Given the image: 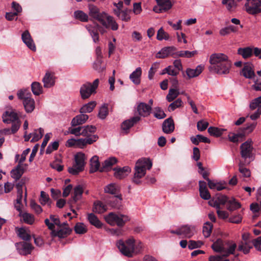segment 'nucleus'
<instances>
[{
	"mask_svg": "<svg viewBox=\"0 0 261 261\" xmlns=\"http://www.w3.org/2000/svg\"><path fill=\"white\" fill-rule=\"evenodd\" d=\"M208 67L210 71L219 74L229 73L231 62L227 55L222 53H214L210 57Z\"/></svg>",
	"mask_w": 261,
	"mask_h": 261,
	"instance_id": "1",
	"label": "nucleus"
},
{
	"mask_svg": "<svg viewBox=\"0 0 261 261\" xmlns=\"http://www.w3.org/2000/svg\"><path fill=\"white\" fill-rule=\"evenodd\" d=\"M152 166V162L149 159L142 158L139 160L136 163L133 182L136 184H140V178L145 175L146 170L150 169Z\"/></svg>",
	"mask_w": 261,
	"mask_h": 261,
	"instance_id": "2",
	"label": "nucleus"
},
{
	"mask_svg": "<svg viewBox=\"0 0 261 261\" xmlns=\"http://www.w3.org/2000/svg\"><path fill=\"white\" fill-rule=\"evenodd\" d=\"M237 245L235 243H230L229 242L224 243L221 239H218L212 245V248L217 252H221L223 256H228L233 254Z\"/></svg>",
	"mask_w": 261,
	"mask_h": 261,
	"instance_id": "3",
	"label": "nucleus"
},
{
	"mask_svg": "<svg viewBox=\"0 0 261 261\" xmlns=\"http://www.w3.org/2000/svg\"><path fill=\"white\" fill-rule=\"evenodd\" d=\"M45 224L47 226L49 229L51 230L50 235L52 237H58L59 238H65L69 236L72 231L68 224L64 222L60 226H59V229L57 230L55 229L54 224L50 223L48 219H46L44 221Z\"/></svg>",
	"mask_w": 261,
	"mask_h": 261,
	"instance_id": "4",
	"label": "nucleus"
},
{
	"mask_svg": "<svg viewBox=\"0 0 261 261\" xmlns=\"http://www.w3.org/2000/svg\"><path fill=\"white\" fill-rule=\"evenodd\" d=\"M18 98L22 100L23 105L27 113L32 112L35 109V101L31 98L32 94L28 90H20L17 92Z\"/></svg>",
	"mask_w": 261,
	"mask_h": 261,
	"instance_id": "5",
	"label": "nucleus"
},
{
	"mask_svg": "<svg viewBox=\"0 0 261 261\" xmlns=\"http://www.w3.org/2000/svg\"><path fill=\"white\" fill-rule=\"evenodd\" d=\"M135 239L132 237L125 242L119 240L117 243V246L122 254L127 257H132L135 252Z\"/></svg>",
	"mask_w": 261,
	"mask_h": 261,
	"instance_id": "6",
	"label": "nucleus"
},
{
	"mask_svg": "<svg viewBox=\"0 0 261 261\" xmlns=\"http://www.w3.org/2000/svg\"><path fill=\"white\" fill-rule=\"evenodd\" d=\"M106 222L112 226L117 225L119 227L123 226L125 223L129 221L130 219L128 216L110 213L105 217Z\"/></svg>",
	"mask_w": 261,
	"mask_h": 261,
	"instance_id": "7",
	"label": "nucleus"
},
{
	"mask_svg": "<svg viewBox=\"0 0 261 261\" xmlns=\"http://www.w3.org/2000/svg\"><path fill=\"white\" fill-rule=\"evenodd\" d=\"M86 159L84 153L82 152L76 153L74 156L75 163L72 167L68 168V172L73 175H76L82 171L84 169Z\"/></svg>",
	"mask_w": 261,
	"mask_h": 261,
	"instance_id": "8",
	"label": "nucleus"
},
{
	"mask_svg": "<svg viewBox=\"0 0 261 261\" xmlns=\"http://www.w3.org/2000/svg\"><path fill=\"white\" fill-rule=\"evenodd\" d=\"M99 80H95L92 83L87 82L80 88V94L83 99L88 98L92 94L96 93V89L99 84Z\"/></svg>",
	"mask_w": 261,
	"mask_h": 261,
	"instance_id": "9",
	"label": "nucleus"
},
{
	"mask_svg": "<svg viewBox=\"0 0 261 261\" xmlns=\"http://www.w3.org/2000/svg\"><path fill=\"white\" fill-rule=\"evenodd\" d=\"M253 142L251 140H248L241 144L240 146V154L245 161H248L247 159H249V161H251V162L253 160Z\"/></svg>",
	"mask_w": 261,
	"mask_h": 261,
	"instance_id": "10",
	"label": "nucleus"
},
{
	"mask_svg": "<svg viewBox=\"0 0 261 261\" xmlns=\"http://www.w3.org/2000/svg\"><path fill=\"white\" fill-rule=\"evenodd\" d=\"M260 0H248L245 4L246 12L249 14L255 15L261 12Z\"/></svg>",
	"mask_w": 261,
	"mask_h": 261,
	"instance_id": "11",
	"label": "nucleus"
},
{
	"mask_svg": "<svg viewBox=\"0 0 261 261\" xmlns=\"http://www.w3.org/2000/svg\"><path fill=\"white\" fill-rule=\"evenodd\" d=\"M176 50V47L174 46L165 47L161 49L155 56L156 58L164 59L168 56H171L174 58L175 51Z\"/></svg>",
	"mask_w": 261,
	"mask_h": 261,
	"instance_id": "12",
	"label": "nucleus"
},
{
	"mask_svg": "<svg viewBox=\"0 0 261 261\" xmlns=\"http://www.w3.org/2000/svg\"><path fill=\"white\" fill-rule=\"evenodd\" d=\"M105 13H100L99 9L93 5H89V15L92 18L97 20L100 22H103V18L106 15Z\"/></svg>",
	"mask_w": 261,
	"mask_h": 261,
	"instance_id": "13",
	"label": "nucleus"
},
{
	"mask_svg": "<svg viewBox=\"0 0 261 261\" xmlns=\"http://www.w3.org/2000/svg\"><path fill=\"white\" fill-rule=\"evenodd\" d=\"M3 121L5 123H10L19 119L17 113L13 110H8L5 112L2 116Z\"/></svg>",
	"mask_w": 261,
	"mask_h": 261,
	"instance_id": "14",
	"label": "nucleus"
},
{
	"mask_svg": "<svg viewBox=\"0 0 261 261\" xmlns=\"http://www.w3.org/2000/svg\"><path fill=\"white\" fill-rule=\"evenodd\" d=\"M98 138V137L97 135H93V136L90 138L76 139V147L83 148L87 144H91L94 142H96Z\"/></svg>",
	"mask_w": 261,
	"mask_h": 261,
	"instance_id": "15",
	"label": "nucleus"
},
{
	"mask_svg": "<svg viewBox=\"0 0 261 261\" xmlns=\"http://www.w3.org/2000/svg\"><path fill=\"white\" fill-rule=\"evenodd\" d=\"M17 248L19 252L22 255H28L31 254L32 250L34 249L32 245L26 242H22L17 243Z\"/></svg>",
	"mask_w": 261,
	"mask_h": 261,
	"instance_id": "16",
	"label": "nucleus"
},
{
	"mask_svg": "<svg viewBox=\"0 0 261 261\" xmlns=\"http://www.w3.org/2000/svg\"><path fill=\"white\" fill-rule=\"evenodd\" d=\"M103 22H100V23L106 28H111L113 31H116L118 28V25L116 22L114 20L113 17L108 15L107 14L103 18Z\"/></svg>",
	"mask_w": 261,
	"mask_h": 261,
	"instance_id": "17",
	"label": "nucleus"
},
{
	"mask_svg": "<svg viewBox=\"0 0 261 261\" xmlns=\"http://www.w3.org/2000/svg\"><path fill=\"white\" fill-rule=\"evenodd\" d=\"M137 112L140 115L143 117L148 116L151 111V107L146 103L141 102L137 106Z\"/></svg>",
	"mask_w": 261,
	"mask_h": 261,
	"instance_id": "18",
	"label": "nucleus"
},
{
	"mask_svg": "<svg viewBox=\"0 0 261 261\" xmlns=\"http://www.w3.org/2000/svg\"><path fill=\"white\" fill-rule=\"evenodd\" d=\"M175 128L173 119L171 117H169L163 122L162 129L164 133L170 134L173 132Z\"/></svg>",
	"mask_w": 261,
	"mask_h": 261,
	"instance_id": "19",
	"label": "nucleus"
},
{
	"mask_svg": "<svg viewBox=\"0 0 261 261\" xmlns=\"http://www.w3.org/2000/svg\"><path fill=\"white\" fill-rule=\"evenodd\" d=\"M21 38L23 42L31 50H36V46L28 30L24 31L21 35Z\"/></svg>",
	"mask_w": 261,
	"mask_h": 261,
	"instance_id": "20",
	"label": "nucleus"
},
{
	"mask_svg": "<svg viewBox=\"0 0 261 261\" xmlns=\"http://www.w3.org/2000/svg\"><path fill=\"white\" fill-rule=\"evenodd\" d=\"M16 188L17 189V199L16 200V202L15 203V208L20 212V213H22V204L21 203L22 197V185L18 183L16 185Z\"/></svg>",
	"mask_w": 261,
	"mask_h": 261,
	"instance_id": "21",
	"label": "nucleus"
},
{
	"mask_svg": "<svg viewBox=\"0 0 261 261\" xmlns=\"http://www.w3.org/2000/svg\"><path fill=\"white\" fill-rule=\"evenodd\" d=\"M180 235L188 238L192 237L195 232V227L193 225H185L179 227Z\"/></svg>",
	"mask_w": 261,
	"mask_h": 261,
	"instance_id": "22",
	"label": "nucleus"
},
{
	"mask_svg": "<svg viewBox=\"0 0 261 261\" xmlns=\"http://www.w3.org/2000/svg\"><path fill=\"white\" fill-rule=\"evenodd\" d=\"M43 86L48 88L53 87L55 83V77L53 73L46 72L43 80Z\"/></svg>",
	"mask_w": 261,
	"mask_h": 261,
	"instance_id": "23",
	"label": "nucleus"
},
{
	"mask_svg": "<svg viewBox=\"0 0 261 261\" xmlns=\"http://www.w3.org/2000/svg\"><path fill=\"white\" fill-rule=\"evenodd\" d=\"M204 66L198 65L195 69L188 68L186 70V73L189 79L198 76L203 70Z\"/></svg>",
	"mask_w": 261,
	"mask_h": 261,
	"instance_id": "24",
	"label": "nucleus"
},
{
	"mask_svg": "<svg viewBox=\"0 0 261 261\" xmlns=\"http://www.w3.org/2000/svg\"><path fill=\"white\" fill-rule=\"evenodd\" d=\"M140 119V117L137 116L124 121L121 124L122 129L126 131L127 133V130L134 126L135 124L139 122Z\"/></svg>",
	"mask_w": 261,
	"mask_h": 261,
	"instance_id": "25",
	"label": "nucleus"
},
{
	"mask_svg": "<svg viewBox=\"0 0 261 261\" xmlns=\"http://www.w3.org/2000/svg\"><path fill=\"white\" fill-rule=\"evenodd\" d=\"M89 118V116L84 114L81 113V114L76 116L74 117L71 122L72 126H75L85 123Z\"/></svg>",
	"mask_w": 261,
	"mask_h": 261,
	"instance_id": "26",
	"label": "nucleus"
},
{
	"mask_svg": "<svg viewBox=\"0 0 261 261\" xmlns=\"http://www.w3.org/2000/svg\"><path fill=\"white\" fill-rule=\"evenodd\" d=\"M114 176L119 179L125 177L130 172V168L128 166H125L122 168L115 169Z\"/></svg>",
	"mask_w": 261,
	"mask_h": 261,
	"instance_id": "27",
	"label": "nucleus"
},
{
	"mask_svg": "<svg viewBox=\"0 0 261 261\" xmlns=\"http://www.w3.org/2000/svg\"><path fill=\"white\" fill-rule=\"evenodd\" d=\"M251 163V161H240L239 163V171L244 177H249L251 175L250 170L247 168L245 166L249 165Z\"/></svg>",
	"mask_w": 261,
	"mask_h": 261,
	"instance_id": "28",
	"label": "nucleus"
},
{
	"mask_svg": "<svg viewBox=\"0 0 261 261\" xmlns=\"http://www.w3.org/2000/svg\"><path fill=\"white\" fill-rule=\"evenodd\" d=\"M24 171L23 164L18 163L15 168L12 170L11 172V177L15 180H18L23 174Z\"/></svg>",
	"mask_w": 261,
	"mask_h": 261,
	"instance_id": "29",
	"label": "nucleus"
},
{
	"mask_svg": "<svg viewBox=\"0 0 261 261\" xmlns=\"http://www.w3.org/2000/svg\"><path fill=\"white\" fill-rule=\"evenodd\" d=\"M142 69L141 67H138L129 75L130 80L136 85H139L141 81Z\"/></svg>",
	"mask_w": 261,
	"mask_h": 261,
	"instance_id": "30",
	"label": "nucleus"
},
{
	"mask_svg": "<svg viewBox=\"0 0 261 261\" xmlns=\"http://www.w3.org/2000/svg\"><path fill=\"white\" fill-rule=\"evenodd\" d=\"M242 73L244 76L248 79H251L255 75L252 65L248 63L245 64L242 70Z\"/></svg>",
	"mask_w": 261,
	"mask_h": 261,
	"instance_id": "31",
	"label": "nucleus"
},
{
	"mask_svg": "<svg viewBox=\"0 0 261 261\" xmlns=\"http://www.w3.org/2000/svg\"><path fill=\"white\" fill-rule=\"evenodd\" d=\"M84 190L82 186L78 185L74 188L73 190V196L72 199L70 201V203L72 202L75 203L77 201L80 200L83 193Z\"/></svg>",
	"mask_w": 261,
	"mask_h": 261,
	"instance_id": "32",
	"label": "nucleus"
},
{
	"mask_svg": "<svg viewBox=\"0 0 261 261\" xmlns=\"http://www.w3.org/2000/svg\"><path fill=\"white\" fill-rule=\"evenodd\" d=\"M96 130V128L94 125H86L82 126V136L86 138H90Z\"/></svg>",
	"mask_w": 261,
	"mask_h": 261,
	"instance_id": "33",
	"label": "nucleus"
},
{
	"mask_svg": "<svg viewBox=\"0 0 261 261\" xmlns=\"http://www.w3.org/2000/svg\"><path fill=\"white\" fill-rule=\"evenodd\" d=\"M86 29L92 36L93 41L95 43L98 42L99 36L96 25L94 26L88 25L86 26Z\"/></svg>",
	"mask_w": 261,
	"mask_h": 261,
	"instance_id": "34",
	"label": "nucleus"
},
{
	"mask_svg": "<svg viewBox=\"0 0 261 261\" xmlns=\"http://www.w3.org/2000/svg\"><path fill=\"white\" fill-rule=\"evenodd\" d=\"M116 158L114 157H111L105 161L102 164V167L100 169V172H103L107 171L113 165L117 162Z\"/></svg>",
	"mask_w": 261,
	"mask_h": 261,
	"instance_id": "35",
	"label": "nucleus"
},
{
	"mask_svg": "<svg viewBox=\"0 0 261 261\" xmlns=\"http://www.w3.org/2000/svg\"><path fill=\"white\" fill-rule=\"evenodd\" d=\"M96 106L95 101H91L88 103L84 105L80 110V113H90L92 112Z\"/></svg>",
	"mask_w": 261,
	"mask_h": 261,
	"instance_id": "36",
	"label": "nucleus"
},
{
	"mask_svg": "<svg viewBox=\"0 0 261 261\" xmlns=\"http://www.w3.org/2000/svg\"><path fill=\"white\" fill-rule=\"evenodd\" d=\"M241 206L240 203L236 201L234 198H231L229 200L226 204V208L229 211H234L239 209Z\"/></svg>",
	"mask_w": 261,
	"mask_h": 261,
	"instance_id": "37",
	"label": "nucleus"
},
{
	"mask_svg": "<svg viewBox=\"0 0 261 261\" xmlns=\"http://www.w3.org/2000/svg\"><path fill=\"white\" fill-rule=\"evenodd\" d=\"M88 220L91 225L96 228H99L102 227V224L94 214H89L88 215Z\"/></svg>",
	"mask_w": 261,
	"mask_h": 261,
	"instance_id": "38",
	"label": "nucleus"
},
{
	"mask_svg": "<svg viewBox=\"0 0 261 261\" xmlns=\"http://www.w3.org/2000/svg\"><path fill=\"white\" fill-rule=\"evenodd\" d=\"M107 206L100 201L94 203L93 211L98 214L103 213L107 211Z\"/></svg>",
	"mask_w": 261,
	"mask_h": 261,
	"instance_id": "39",
	"label": "nucleus"
},
{
	"mask_svg": "<svg viewBox=\"0 0 261 261\" xmlns=\"http://www.w3.org/2000/svg\"><path fill=\"white\" fill-rule=\"evenodd\" d=\"M197 54V51H190L188 50L175 51L174 58L178 57L191 58Z\"/></svg>",
	"mask_w": 261,
	"mask_h": 261,
	"instance_id": "40",
	"label": "nucleus"
},
{
	"mask_svg": "<svg viewBox=\"0 0 261 261\" xmlns=\"http://www.w3.org/2000/svg\"><path fill=\"white\" fill-rule=\"evenodd\" d=\"M91 168L90 172L93 173L97 171L99 168L100 163L98 160V157L96 155L93 156L90 160Z\"/></svg>",
	"mask_w": 261,
	"mask_h": 261,
	"instance_id": "41",
	"label": "nucleus"
},
{
	"mask_svg": "<svg viewBox=\"0 0 261 261\" xmlns=\"http://www.w3.org/2000/svg\"><path fill=\"white\" fill-rule=\"evenodd\" d=\"M74 17L75 19L82 22H87L89 20L88 15L81 10H77L74 12Z\"/></svg>",
	"mask_w": 261,
	"mask_h": 261,
	"instance_id": "42",
	"label": "nucleus"
},
{
	"mask_svg": "<svg viewBox=\"0 0 261 261\" xmlns=\"http://www.w3.org/2000/svg\"><path fill=\"white\" fill-rule=\"evenodd\" d=\"M109 114L108 105L107 103L103 104L99 108L98 114V117L102 120L106 119Z\"/></svg>",
	"mask_w": 261,
	"mask_h": 261,
	"instance_id": "43",
	"label": "nucleus"
},
{
	"mask_svg": "<svg viewBox=\"0 0 261 261\" xmlns=\"http://www.w3.org/2000/svg\"><path fill=\"white\" fill-rule=\"evenodd\" d=\"M74 230L76 234H83L87 232L88 229L83 223L78 222L75 225Z\"/></svg>",
	"mask_w": 261,
	"mask_h": 261,
	"instance_id": "44",
	"label": "nucleus"
},
{
	"mask_svg": "<svg viewBox=\"0 0 261 261\" xmlns=\"http://www.w3.org/2000/svg\"><path fill=\"white\" fill-rule=\"evenodd\" d=\"M31 88L33 94L35 95H39L43 92L42 87L39 82H33L31 85Z\"/></svg>",
	"mask_w": 261,
	"mask_h": 261,
	"instance_id": "45",
	"label": "nucleus"
},
{
	"mask_svg": "<svg viewBox=\"0 0 261 261\" xmlns=\"http://www.w3.org/2000/svg\"><path fill=\"white\" fill-rule=\"evenodd\" d=\"M39 201L42 205H45L47 204L49 206H51L52 202L50 199L48 195L44 191L41 192Z\"/></svg>",
	"mask_w": 261,
	"mask_h": 261,
	"instance_id": "46",
	"label": "nucleus"
},
{
	"mask_svg": "<svg viewBox=\"0 0 261 261\" xmlns=\"http://www.w3.org/2000/svg\"><path fill=\"white\" fill-rule=\"evenodd\" d=\"M229 200V199L228 197L225 195H219L215 201L216 204L214 206L216 207V208H220V205H226Z\"/></svg>",
	"mask_w": 261,
	"mask_h": 261,
	"instance_id": "47",
	"label": "nucleus"
},
{
	"mask_svg": "<svg viewBox=\"0 0 261 261\" xmlns=\"http://www.w3.org/2000/svg\"><path fill=\"white\" fill-rule=\"evenodd\" d=\"M119 191L118 186L115 184H110L105 188V192L112 195L117 194Z\"/></svg>",
	"mask_w": 261,
	"mask_h": 261,
	"instance_id": "48",
	"label": "nucleus"
},
{
	"mask_svg": "<svg viewBox=\"0 0 261 261\" xmlns=\"http://www.w3.org/2000/svg\"><path fill=\"white\" fill-rule=\"evenodd\" d=\"M225 130V129L211 126L208 128L207 132L211 136L218 137H220Z\"/></svg>",
	"mask_w": 261,
	"mask_h": 261,
	"instance_id": "49",
	"label": "nucleus"
},
{
	"mask_svg": "<svg viewBox=\"0 0 261 261\" xmlns=\"http://www.w3.org/2000/svg\"><path fill=\"white\" fill-rule=\"evenodd\" d=\"M43 133V129L41 128H40L37 130H35L34 132L30 134V135L32 137L31 141L33 142L38 141L42 137Z\"/></svg>",
	"mask_w": 261,
	"mask_h": 261,
	"instance_id": "50",
	"label": "nucleus"
},
{
	"mask_svg": "<svg viewBox=\"0 0 261 261\" xmlns=\"http://www.w3.org/2000/svg\"><path fill=\"white\" fill-rule=\"evenodd\" d=\"M238 53L241 55L244 58L246 59L251 56L252 50L250 47L240 48L238 50Z\"/></svg>",
	"mask_w": 261,
	"mask_h": 261,
	"instance_id": "51",
	"label": "nucleus"
},
{
	"mask_svg": "<svg viewBox=\"0 0 261 261\" xmlns=\"http://www.w3.org/2000/svg\"><path fill=\"white\" fill-rule=\"evenodd\" d=\"M222 4L225 5L227 10L229 11H233L237 6L234 0H222Z\"/></svg>",
	"mask_w": 261,
	"mask_h": 261,
	"instance_id": "52",
	"label": "nucleus"
},
{
	"mask_svg": "<svg viewBox=\"0 0 261 261\" xmlns=\"http://www.w3.org/2000/svg\"><path fill=\"white\" fill-rule=\"evenodd\" d=\"M179 92L175 88L170 89L166 96V99L169 102L173 101L179 95Z\"/></svg>",
	"mask_w": 261,
	"mask_h": 261,
	"instance_id": "53",
	"label": "nucleus"
},
{
	"mask_svg": "<svg viewBox=\"0 0 261 261\" xmlns=\"http://www.w3.org/2000/svg\"><path fill=\"white\" fill-rule=\"evenodd\" d=\"M159 6L162 7V9L164 10V11H167L170 9L172 6L171 2L169 0H155Z\"/></svg>",
	"mask_w": 261,
	"mask_h": 261,
	"instance_id": "54",
	"label": "nucleus"
},
{
	"mask_svg": "<svg viewBox=\"0 0 261 261\" xmlns=\"http://www.w3.org/2000/svg\"><path fill=\"white\" fill-rule=\"evenodd\" d=\"M244 136V133L238 134L230 133L228 136L229 140L233 143H237L240 139L243 138Z\"/></svg>",
	"mask_w": 261,
	"mask_h": 261,
	"instance_id": "55",
	"label": "nucleus"
},
{
	"mask_svg": "<svg viewBox=\"0 0 261 261\" xmlns=\"http://www.w3.org/2000/svg\"><path fill=\"white\" fill-rule=\"evenodd\" d=\"M19 216L23 218V220L25 223L32 224L34 222V216L30 213H20Z\"/></svg>",
	"mask_w": 261,
	"mask_h": 261,
	"instance_id": "56",
	"label": "nucleus"
},
{
	"mask_svg": "<svg viewBox=\"0 0 261 261\" xmlns=\"http://www.w3.org/2000/svg\"><path fill=\"white\" fill-rule=\"evenodd\" d=\"M153 115L154 117L159 119H163L166 117V114L165 113L163 110L159 107L154 108Z\"/></svg>",
	"mask_w": 261,
	"mask_h": 261,
	"instance_id": "57",
	"label": "nucleus"
},
{
	"mask_svg": "<svg viewBox=\"0 0 261 261\" xmlns=\"http://www.w3.org/2000/svg\"><path fill=\"white\" fill-rule=\"evenodd\" d=\"M212 227L213 225L211 223L207 222L204 223L203 227V234L205 238H208L211 235Z\"/></svg>",
	"mask_w": 261,
	"mask_h": 261,
	"instance_id": "58",
	"label": "nucleus"
},
{
	"mask_svg": "<svg viewBox=\"0 0 261 261\" xmlns=\"http://www.w3.org/2000/svg\"><path fill=\"white\" fill-rule=\"evenodd\" d=\"M18 236L22 240L28 241L31 240V237L27 231L22 228H19L18 230Z\"/></svg>",
	"mask_w": 261,
	"mask_h": 261,
	"instance_id": "59",
	"label": "nucleus"
},
{
	"mask_svg": "<svg viewBox=\"0 0 261 261\" xmlns=\"http://www.w3.org/2000/svg\"><path fill=\"white\" fill-rule=\"evenodd\" d=\"M169 34L165 32L162 28H161L158 31L156 39L158 40L161 41L163 39L167 40L169 39Z\"/></svg>",
	"mask_w": 261,
	"mask_h": 261,
	"instance_id": "60",
	"label": "nucleus"
},
{
	"mask_svg": "<svg viewBox=\"0 0 261 261\" xmlns=\"http://www.w3.org/2000/svg\"><path fill=\"white\" fill-rule=\"evenodd\" d=\"M182 101L180 98H178L171 103H170L168 108L169 112L173 111L176 109L182 106Z\"/></svg>",
	"mask_w": 261,
	"mask_h": 261,
	"instance_id": "61",
	"label": "nucleus"
},
{
	"mask_svg": "<svg viewBox=\"0 0 261 261\" xmlns=\"http://www.w3.org/2000/svg\"><path fill=\"white\" fill-rule=\"evenodd\" d=\"M261 107V96L257 97L250 102L249 107L251 110H254L257 108H258Z\"/></svg>",
	"mask_w": 261,
	"mask_h": 261,
	"instance_id": "62",
	"label": "nucleus"
},
{
	"mask_svg": "<svg viewBox=\"0 0 261 261\" xmlns=\"http://www.w3.org/2000/svg\"><path fill=\"white\" fill-rule=\"evenodd\" d=\"M203 243L200 241H195L193 240H190L189 242L188 248L190 250H192L195 248H200Z\"/></svg>",
	"mask_w": 261,
	"mask_h": 261,
	"instance_id": "63",
	"label": "nucleus"
},
{
	"mask_svg": "<svg viewBox=\"0 0 261 261\" xmlns=\"http://www.w3.org/2000/svg\"><path fill=\"white\" fill-rule=\"evenodd\" d=\"M252 246H250L249 243L245 242V244L242 243L240 244L238 247V249L239 251H243L245 254H247L249 252Z\"/></svg>",
	"mask_w": 261,
	"mask_h": 261,
	"instance_id": "64",
	"label": "nucleus"
}]
</instances>
